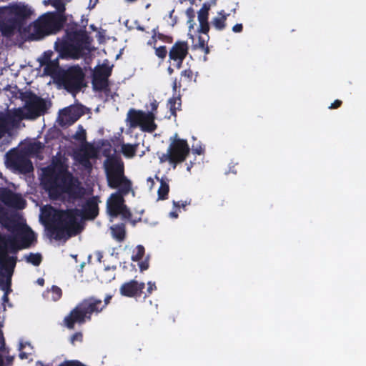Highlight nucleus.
<instances>
[{
  "instance_id": "7",
  "label": "nucleus",
  "mask_w": 366,
  "mask_h": 366,
  "mask_svg": "<svg viewBox=\"0 0 366 366\" xmlns=\"http://www.w3.org/2000/svg\"><path fill=\"white\" fill-rule=\"evenodd\" d=\"M20 98L25 103L24 107L25 112L22 117L24 119H35L45 114L50 107V102L38 97L31 91L21 92Z\"/></svg>"
},
{
  "instance_id": "50",
  "label": "nucleus",
  "mask_w": 366,
  "mask_h": 366,
  "mask_svg": "<svg viewBox=\"0 0 366 366\" xmlns=\"http://www.w3.org/2000/svg\"><path fill=\"white\" fill-rule=\"evenodd\" d=\"M243 30V25L242 24H237L232 27V31L234 33H240Z\"/></svg>"
},
{
  "instance_id": "14",
  "label": "nucleus",
  "mask_w": 366,
  "mask_h": 366,
  "mask_svg": "<svg viewBox=\"0 0 366 366\" xmlns=\"http://www.w3.org/2000/svg\"><path fill=\"white\" fill-rule=\"evenodd\" d=\"M79 305L87 318V321L92 320L93 315H97L103 311L102 300L94 296L84 299L79 303Z\"/></svg>"
},
{
  "instance_id": "45",
  "label": "nucleus",
  "mask_w": 366,
  "mask_h": 366,
  "mask_svg": "<svg viewBox=\"0 0 366 366\" xmlns=\"http://www.w3.org/2000/svg\"><path fill=\"white\" fill-rule=\"evenodd\" d=\"M82 334L81 332L74 333L71 337V342L72 344L76 340L81 341L82 340Z\"/></svg>"
},
{
  "instance_id": "25",
  "label": "nucleus",
  "mask_w": 366,
  "mask_h": 366,
  "mask_svg": "<svg viewBox=\"0 0 366 366\" xmlns=\"http://www.w3.org/2000/svg\"><path fill=\"white\" fill-rule=\"evenodd\" d=\"M219 16L212 19V24L217 30L222 31L227 26L226 21L229 14H226L224 10L218 12Z\"/></svg>"
},
{
  "instance_id": "22",
  "label": "nucleus",
  "mask_w": 366,
  "mask_h": 366,
  "mask_svg": "<svg viewBox=\"0 0 366 366\" xmlns=\"http://www.w3.org/2000/svg\"><path fill=\"white\" fill-rule=\"evenodd\" d=\"M82 215L86 219H94L99 213L98 204L94 199H88L82 207Z\"/></svg>"
},
{
  "instance_id": "52",
  "label": "nucleus",
  "mask_w": 366,
  "mask_h": 366,
  "mask_svg": "<svg viewBox=\"0 0 366 366\" xmlns=\"http://www.w3.org/2000/svg\"><path fill=\"white\" fill-rule=\"evenodd\" d=\"M173 204L174 205L175 207L177 208H180V207H182V208H184L187 205V203L185 202H173Z\"/></svg>"
},
{
  "instance_id": "34",
  "label": "nucleus",
  "mask_w": 366,
  "mask_h": 366,
  "mask_svg": "<svg viewBox=\"0 0 366 366\" xmlns=\"http://www.w3.org/2000/svg\"><path fill=\"white\" fill-rule=\"evenodd\" d=\"M26 259L28 262L32 264L34 266H39L42 261V257L39 253H30L28 256H26Z\"/></svg>"
},
{
  "instance_id": "58",
  "label": "nucleus",
  "mask_w": 366,
  "mask_h": 366,
  "mask_svg": "<svg viewBox=\"0 0 366 366\" xmlns=\"http://www.w3.org/2000/svg\"><path fill=\"white\" fill-rule=\"evenodd\" d=\"M169 215L173 218H177L178 217V214L176 212H171Z\"/></svg>"
},
{
  "instance_id": "62",
  "label": "nucleus",
  "mask_w": 366,
  "mask_h": 366,
  "mask_svg": "<svg viewBox=\"0 0 366 366\" xmlns=\"http://www.w3.org/2000/svg\"><path fill=\"white\" fill-rule=\"evenodd\" d=\"M97 257H98L99 261H101V259L102 258V254L100 252H99L97 254Z\"/></svg>"
},
{
  "instance_id": "28",
  "label": "nucleus",
  "mask_w": 366,
  "mask_h": 366,
  "mask_svg": "<svg viewBox=\"0 0 366 366\" xmlns=\"http://www.w3.org/2000/svg\"><path fill=\"white\" fill-rule=\"evenodd\" d=\"M138 144H123L122 146V152L127 158H133L136 155Z\"/></svg>"
},
{
  "instance_id": "9",
  "label": "nucleus",
  "mask_w": 366,
  "mask_h": 366,
  "mask_svg": "<svg viewBox=\"0 0 366 366\" xmlns=\"http://www.w3.org/2000/svg\"><path fill=\"white\" fill-rule=\"evenodd\" d=\"M156 114L142 110L130 109L127 113V121L132 128L139 127L142 132H154L157 125L155 123Z\"/></svg>"
},
{
  "instance_id": "59",
  "label": "nucleus",
  "mask_w": 366,
  "mask_h": 366,
  "mask_svg": "<svg viewBox=\"0 0 366 366\" xmlns=\"http://www.w3.org/2000/svg\"><path fill=\"white\" fill-rule=\"evenodd\" d=\"M167 71L169 74H172L174 73V69L172 68L170 66L167 68Z\"/></svg>"
},
{
  "instance_id": "18",
  "label": "nucleus",
  "mask_w": 366,
  "mask_h": 366,
  "mask_svg": "<svg viewBox=\"0 0 366 366\" xmlns=\"http://www.w3.org/2000/svg\"><path fill=\"white\" fill-rule=\"evenodd\" d=\"M86 321L87 318L79 304L64 319L65 326L69 330H73L76 324L82 325Z\"/></svg>"
},
{
  "instance_id": "4",
  "label": "nucleus",
  "mask_w": 366,
  "mask_h": 366,
  "mask_svg": "<svg viewBox=\"0 0 366 366\" xmlns=\"http://www.w3.org/2000/svg\"><path fill=\"white\" fill-rule=\"evenodd\" d=\"M43 184L51 197L57 199L63 194H71L74 186V177L66 169L46 168Z\"/></svg>"
},
{
  "instance_id": "21",
  "label": "nucleus",
  "mask_w": 366,
  "mask_h": 366,
  "mask_svg": "<svg viewBox=\"0 0 366 366\" xmlns=\"http://www.w3.org/2000/svg\"><path fill=\"white\" fill-rule=\"evenodd\" d=\"M211 9L210 3H204L202 8L197 13V18L199 23L198 32L207 34L209 31V24L208 21L209 11Z\"/></svg>"
},
{
  "instance_id": "48",
  "label": "nucleus",
  "mask_w": 366,
  "mask_h": 366,
  "mask_svg": "<svg viewBox=\"0 0 366 366\" xmlns=\"http://www.w3.org/2000/svg\"><path fill=\"white\" fill-rule=\"evenodd\" d=\"M158 106H159V103L157 102V100L154 99L150 103L151 111L149 112H153L154 114H155L157 112Z\"/></svg>"
},
{
  "instance_id": "29",
  "label": "nucleus",
  "mask_w": 366,
  "mask_h": 366,
  "mask_svg": "<svg viewBox=\"0 0 366 366\" xmlns=\"http://www.w3.org/2000/svg\"><path fill=\"white\" fill-rule=\"evenodd\" d=\"M168 104L169 106L171 114L176 117L177 111L181 109L180 107L182 102L180 96L178 95L177 97H173L172 98H170L168 101Z\"/></svg>"
},
{
  "instance_id": "63",
  "label": "nucleus",
  "mask_w": 366,
  "mask_h": 366,
  "mask_svg": "<svg viewBox=\"0 0 366 366\" xmlns=\"http://www.w3.org/2000/svg\"><path fill=\"white\" fill-rule=\"evenodd\" d=\"M0 366H3V358L1 355H0Z\"/></svg>"
},
{
  "instance_id": "27",
  "label": "nucleus",
  "mask_w": 366,
  "mask_h": 366,
  "mask_svg": "<svg viewBox=\"0 0 366 366\" xmlns=\"http://www.w3.org/2000/svg\"><path fill=\"white\" fill-rule=\"evenodd\" d=\"M13 121V117L3 112H0V134L4 135L9 124Z\"/></svg>"
},
{
  "instance_id": "17",
  "label": "nucleus",
  "mask_w": 366,
  "mask_h": 366,
  "mask_svg": "<svg viewBox=\"0 0 366 366\" xmlns=\"http://www.w3.org/2000/svg\"><path fill=\"white\" fill-rule=\"evenodd\" d=\"M84 114L81 106H70L64 108L61 112L60 124L71 125L76 122Z\"/></svg>"
},
{
  "instance_id": "15",
  "label": "nucleus",
  "mask_w": 366,
  "mask_h": 366,
  "mask_svg": "<svg viewBox=\"0 0 366 366\" xmlns=\"http://www.w3.org/2000/svg\"><path fill=\"white\" fill-rule=\"evenodd\" d=\"M9 162L21 174H28L34 170L31 161L27 157L17 154H6Z\"/></svg>"
},
{
  "instance_id": "57",
  "label": "nucleus",
  "mask_w": 366,
  "mask_h": 366,
  "mask_svg": "<svg viewBox=\"0 0 366 366\" xmlns=\"http://www.w3.org/2000/svg\"><path fill=\"white\" fill-rule=\"evenodd\" d=\"M37 283L41 285V286H44V280L43 278H39L37 280Z\"/></svg>"
},
{
  "instance_id": "41",
  "label": "nucleus",
  "mask_w": 366,
  "mask_h": 366,
  "mask_svg": "<svg viewBox=\"0 0 366 366\" xmlns=\"http://www.w3.org/2000/svg\"><path fill=\"white\" fill-rule=\"evenodd\" d=\"M207 35V37H203L202 36H199L198 37V44L197 45V46L199 49L201 48H203V47H205L206 46H207V41L209 40V36H208V34H206Z\"/></svg>"
},
{
  "instance_id": "32",
  "label": "nucleus",
  "mask_w": 366,
  "mask_h": 366,
  "mask_svg": "<svg viewBox=\"0 0 366 366\" xmlns=\"http://www.w3.org/2000/svg\"><path fill=\"white\" fill-rule=\"evenodd\" d=\"M6 274H7L6 283L4 284L3 280H0L1 289L2 290H5L6 291L5 293L4 294L3 297H2V301L4 302H6L9 301L8 293L10 291L11 277V275L10 276L6 271Z\"/></svg>"
},
{
  "instance_id": "35",
  "label": "nucleus",
  "mask_w": 366,
  "mask_h": 366,
  "mask_svg": "<svg viewBox=\"0 0 366 366\" xmlns=\"http://www.w3.org/2000/svg\"><path fill=\"white\" fill-rule=\"evenodd\" d=\"M50 292L51 293V299L54 301L59 300L62 296L61 289L56 285L51 287Z\"/></svg>"
},
{
  "instance_id": "56",
  "label": "nucleus",
  "mask_w": 366,
  "mask_h": 366,
  "mask_svg": "<svg viewBox=\"0 0 366 366\" xmlns=\"http://www.w3.org/2000/svg\"><path fill=\"white\" fill-rule=\"evenodd\" d=\"M201 49L204 51L205 54H208L209 53V49L208 47V45L206 46L205 47L201 48Z\"/></svg>"
},
{
  "instance_id": "46",
  "label": "nucleus",
  "mask_w": 366,
  "mask_h": 366,
  "mask_svg": "<svg viewBox=\"0 0 366 366\" xmlns=\"http://www.w3.org/2000/svg\"><path fill=\"white\" fill-rule=\"evenodd\" d=\"M342 104V102L341 100L336 99L333 103L331 104V105L329 107V109H335L340 107Z\"/></svg>"
},
{
  "instance_id": "42",
  "label": "nucleus",
  "mask_w": 366,
  "mask_h": 366,
  "mask_svg": "<svg viewBox=\"0 0 366 366\" xmlns=\"http://www.w3.org/2000/svg\"><path fill=\"white\" fill-rule=\"evenodd\" d=\"M158 39L165 43L172 44L173 42V37L171 36L165 35L164 34H158Z\"/></svg>"
},
{
  "instance_id": "39",
  "label": "nucleus",
  "mask_w": 366,
  "mask_h": 366,
  "mask_svg": "<svg viewBox=\"0 0 366 366\" xmlns=\"http://www.w3.org/2000/svg\"><path fill=\"white\" fill-rule=\"evenodd\" d=\"M149 256L147 255L145 259L141 262H139V267L140 269V271L142 272L149 267Z\"/></svg>"
},
{
  "instance_id": "23",
  "label": "nucleus",
  "mask_w": 366,
  "mask_h": 366,
  "mask_svg": "<svg viewBox=\"0 0 366 366\" xmlns=\"http://www.w3.org/2000/svg\"><path fill=\"white\" fill-rule=\"evenodd\" d=\"M196 81V76H194V74L193 71L190 69H186L181 71V79L179 82H177V79H175L173 82L172 89L174 92L177 91V88H181L182 84L181 81H183L187 84L192 83V81Z\"/></svg>"
},
{
  "instance_id": "37",
  "label": "nucleus",
  "mask_w": 366,
  "mask_h": 366,
  "mask_svg": "<svg viewBox=\"0 0 366 366\" xmlns=\"http://www.w3.org/2000/svg\"><path fill=\"white\" fill-rule=\"evenodd\" d=\"M167 53L168 51L165 46H160L159 47L155 48V54L161 59H165Z\"/></svg>"
},
{
  "instance_id": "2",
  "label": "nucleus",
  "mask_w": 366,
  "mask_h": 366,
  "mask_svg": "<svg viewBox=\"0 0 366 366\" xmlns=\"http://www.w3.org/2000/svg\"><path fill=\"white\" fill-rule=\"evenodd\" d=\"M87 39L85 29H80L77 23H70L66 27L64 35L61 39H57L54 49L61 57L79 59L82 54Z\"/></svg>"
},
{
  "instance_id": "13",
  "label": "nucleus",
  "mask_w": 366,
  "mask_h": 366,
  "mask_svg": "<svg viewBox=\"0 0 366 366\" xmlns=\"http://www.w3.org/2000/svg\"><path fill=\"white\" fill-rule=\"evenodd\" d=\"M4 10H6L13 19L17 21L21 27L26 23L32 14V11L28 6L24 4H11L6 6H3Z\"/></svg>"
},
{
  "instance_id": "6",
  "label": "nucleus",
  "mask_w": 366,
  "mask_h": 366,
  "mask_svg": "<svg viewBox=\"0 0 366 366\" xmlns=\"http://www.w3.org/2000/svg\"><path fill=\"white\" fill-rule=\"evenodd\" d=\"M85 74L82 69L76 65L66 69H61L55 74L56 83L67 92L75 94L79 92L84 86Z\"/></svg>"
},
{
  "instance_id": "19",
  "label": "nucleus",
  "mask_w": 366,
  "mask_h": 366,
  "mask_svg": "<svg viewBox=\"0 0 366 366\" xmlns=\"http://www.w3.org/2000/svg\"><path fill=\"white\" fill-rule=\"evenodd\" d=\"M97 157L96 149L90 144L81 147L80 151L75 154L76 159L85 167H92L90 159Z\"/></svg>"
},
{
  "instance_id": "26",
  "label": "nucleus",
  "mask_w": 366,
  "mask_h": 366,
  "mask_svg": "<svg viewBox=\"0 0 366 366\" xmlns=\"http://www.w3.org/2000/svg\"><path fill=\"white\" fill-rule=\"evenodd\" d=\"M157 179L160 182V186L158 189V199L164 200L168 198L169 192V180L167 178H161L156 177Z\"/></svg>"
},
{
  "instance_id": "5",
  "label": "nucleus",
  "mask_w": 366,
  "mask_h": 366,
  "mask_svg": "<svg viewBox=\"0 0 366 366\" xmlns=\"http://www.w3.org/2000/svg\"><path fill=\"white\" fill-rule=\"evenodd\" d=\"M66 22V17L61 14L46 13L39 16L34 23L33 31L29 39L40 40L46 36L60 31Z\"/></svg>"
},
{
  "instance_id": "10",
  "label": "nucleus",
  "mask_w": 366,
  "mask_h": 366,
  "mask_svg": "<svg viewBox=\"0 0 366 366\" xmlns=\"http://www.w3.org/2000/svg\"><path fill=\"white\" fill-rule=\"evenodd\" d=\"M22 27L16 20L9 14L4 7L0 8V32L4 37H11L16 31H19Z\"/></svg>"
},
{
  "instance_id": "3",
  "label": "nucleus",
  "mask_w": 366,
  "mask_h": 366,
  "mask_svg": "<svg viewBox=\"0 0 366 366\" xmlns=\"http://www.w3.org/2000/svg\"><path fill=\"white\" fill-rule=\"evenodd\" d=\"M80 214L81 211L76 208L57 210L53 216L51 224L48 227L50 237L59 241L68 239L79 234L82 228L76 217Z\"/></svg>"
},
{
  "instance_id": "55",
  "label": "nucleus",
  "mask_w": 366,
  "mask_h": 366,
  "mask_svg": "<svg viewBox=\"0 0 366 366\" xmlns=\"http://www.w3.org/2000/svg\"><path fill=\"white\" fill-rule=\"evenodd\" d=\"M147 182H149V184H151L150 188L152 189L154 187V179L152 177H149L147 179Z\"/></svg>"
},
{
  "instance_id": "54",
  "label": "nucleus",
  "mask_w": 366,
  "mask_h": 366,
  "mask_svg": "<svg viewBox=\"0 0 366 366\" xmlns=\"http://www.w3.org/2000/svg\"><path fill=\"white\" fill-rule=\"evenodd\" d=\"M19 357L21 360L26 359L28 357L27 354L26 352H20Z\"/></svg>"
},
{
  "instance_id": "47",
  "label": "nucleus",
  "mask_w": 366,
  "mask_h": 366,
  "mask_svg": "<svg viewBox=\"0 0 366 366\" xmlns=\"http://www.w3.org/2000/svg\"><path fill=\"white\" fill-rule=\"evenodd\" d=\"M112 296L110 295H107L104 300V302L102 300V309H105L107 307V306L109 304L111 300H112Z\"/></svg>"
},
{
  "instance_id": "11",
  "label": "nucleus",
  "mask_w": 366,
  "mask_h": 366,
  "mask_svg": "<svg viewBox=\"0 0 366 366\" xmlns=\"http://www.w3.org/2000/svg\"><path fill=\"white\" fill-rule=\"evenodd\" d=\"M112 74V68L102 65L97 67L92 76V87L94 90L97 92H102L106 90L109 86V77Z\"/></svg>"
},
{
  "instance_id": "49",
  "label": "nucleus",
  "mask_w": 366,
  "mask_h": 366,
  "mask_svg": "<svg viewBox=\"0 0 366 366\" xmlns=\"http://www.w3.org/2000/svg\"><path fill=\"white\" fill-rule=\"evenodd\" d=\"M158 29H159V26H157L155 28H154L152 30V39L154 40V42L157 41V38L158 39V34H160L159 31H158Z\"/></svg>"
},
{
  "instance_id": "1",
  "label": "nucleus",
  "mask_w": 366,
  "mask_h": 366,
  "mask_svg": "<svg viewBox=\"0 0 366 366\" xmlns=\"http://www.w3.org/2000/svg\"><path fill=\"white\" fill-rule=\"evenodd\" d=\"M107 185L118 189L107 200V210L111 217L120 215L124 204V197L132 190V182L124 173V164L120 157L109 155L104 162Z\"/></svg>"
},
{
  "instance_id": "33",
  "label": "nucleus",
  "mask_w": 366,
  "mask_h": 366,
  "mask_svg": "<svg viewBox=\"0 0 366 366\" xmlns=\"http://www.w3.org/2000/svg\"><path fill=\"white\" fill-rule=\"evenodd\" d=\"M52 6L56 9V14H61L64 15L66 6L64 0H49Z\"/></svg>"
},
{
  "instance_id": "31",
  "label": "nucleus",
  "mask_w": 366,
  "mask_h": 366,
  "mask_svg": "<svg viewBox=\"0 0 366 366\" xmlns=\"http://www.w3.org/2000/svg\"><path fill=\"white\" fill-rule=\"evenodd\" d=\"M46 65L44 69L45 72L49 74H54V77L55 76L56 73L59 69H61V68L59 67V61L58 59H55L54 61H50L45 64Z\"/></svg>"
},
{
  "instance_id": "36",
  "label": "nucleus",
  "mask_w": 366,
  "mask_h": 366,
  "mask_svg": "<svg viewBox=\"0 0 366 366\" xmlns=\"http://www.w3.org/2000/svg\"><path fill=\"white\" fill-rule=\"evenodd\" d=\"M76 140L84 142H86V131L83 129L81 126H79V130L77 131L73 137Z\"/></svg>"
},
{
  "instance_id": "12",
  "label": "nucleus",
  "mask_w": 366,
  "mask_h": 366,
  "mask_svg": "<svg viewBox=\"0 0 366 366\" xmlns=\"http://www.w3.org/2000/svg\"><path fill=\"white\" fill-rule=\"evenodd\" d=\"M188 54L189 45L187 41H177L168 53L169 61H173V65L177 69H179Z\"/></svg>"
},
{
  "instance_id": "30",
  "label": "nucleus",
  "mask_w": 366,
  "mask_h": 366,
  "mask_svg": "<svg viewBox=\"0 0 366 366\" xmlns=\"http://www.w3.org/2000/svg\"><path fill=\"white\" fill-rule=\"evenodd\" d=\"M145 254V248L143 245H137L133 250L132 260L134 262H139Z\"/></svg>"
},
{
  "instance_id": "64",
  "label": "nucleus",
  "mask_w": 366,
  "mask_h": 366,
  "mask_svg": "<svg viewBox=\"0 0 366 366\" xmlns=\"http://www.w3.org/2000/svg\"><path fill=\"white\" fill-rule=\"evenodd\" d=\"M13 357H11L10 359H8L9 361H12Z\"/></svg>"
},
{
  "instance_id": "60",
  "label": "nucleus",
  "mask_w": 366,
  "mask_h": 366,
  "mask_svg": "<svg viewBox=\"0 0 366 366\" xmlns=\"http://www.w3.org/2000/svg\"><path fill=\"white\" fill-rule=\"evenodd\" d=\"M136 28H137V30L141 31H145L144 27L141 26V25L137 26Z\"/></svg>"
},
{
  "instance_id": "61",
  "label": "nucleus",
  "mask_w": 366,
  "mask_h": 366,
  "mask_svg": "<svg viewBox=\"0 0 366 366\" xmlns=\"http://www.w3.org/2000/svg\"><path fill=\"white\" fill-rule=\"evenodd\" d=\"M209 3L211 4V6H212V5H214H214H216V4H217V0H211Z\"/></svg>"
},
{
  "instance_id": "53",
  "label": "nucleus",
  "mask_w": 366,
  "mask_h": 366,
  "mask_svg": "<svg viewBox=\"0 0 366 366\" xmlns=\"http://www.w3.org/2000/svg\"><path fill=\"white\" fill-rule=\"evenodd\" d=\"M192 152L196 154L200 155L204 153V149L202 147H199L198 148H193Z\"/></svg>"
},
{
  "instance_id": "43",
  "label": "nucleus",
  "mask_w": 366,
  "mask_h": 366,
  "mask_svg": "<svg viewBox=\"0 0 366 366\" xmlns=\"http://www.w3.org/2000/svg\"><path fill=\"white\" fill-rule=\"evenodd\" d=\"M52 55H53V52L52 51H45L44 53L43 60L41 61V65H44L47 62L51 61V58Z\"/></svg>"
},
{
  "instance_id": "16",
  "label": "nucleus",
  "mask_w": 366,
  "mask_h": 366,
  "mask_svg": "<svg viewBox=\"0 0 366 366\" xmlns=\"http://www.w3.org/2000/svg\"><path fill=\"white\" fill-rule=\"evenodd\" d=\"M145 288L144 282H139L135 280L123 283L120 288V294L127 297H140Z\"/></svg>"
},
{
  "instance_id": "51",
  "label": "nucleus",
  "mask_w": 366,
  "mask_h": 366,
  "mask_svg": "<svg viewBox=\"0 0 366 366\" xmlns=\"http://www.w3.org/2000/svg\"><path fill=\"white\" fill-rule=\"evenodd\" d=\"M42 147L43 146L41 142L34 143L31 147V149L34 152H38L39 150L42 149Z\"/></svg>"
},
{
  "instance_id": "40",
  "label": "nucleus",
  "mask_w": 366,
  "mask_h": 366,
  "mask_svg": "<svg viewBox=\"0 0 366 366\" xmlns=\"http://www.w3.org/2000/svg\"><path fill=\"white\" fill-rule=\"evenodd\" d=\"M147 286L148 287H147V292L145 293L144 298L149 297L152 293L153 291L157 290V286L155 285V282H152L149 281L147 283Z\"/></svg>"
},
{
  "instance_id": "38",
  "label": "nucleus",
  "mask_w": 366,
  "mask_h": 366,
  "mask_svg": "<svg viewBox=\"0 0 366 366\" xmlns=\"http://www.w3.org/2000/svg\"><path fill=\"white\" fill-rule=\"evenodd\" d=\"M186 14L189 19L188 23H190L191 25L189 26V28H193V24H192L194 21V19L195 17V12L192 7H189L186 11Z\"/></svg>"
},
{
  "instance_id": "20",
  "label": "nucleus",
  "mask_w": 366,
  "mask_h": 366,
  "mask_svg": "<svg viewBox=\"0 0 366 366\" xmlns=\"http://www.w3.org/2000/svg\"><path fill=\"white\" fill-rule=\"evenodd\" d=\"M1 201L7 206L23 209L25 200L19 195L10 190H4L1 194Z\"/></svg>"
},
{
  "instance_id": "44",
  "label": "nucleus",
  "mask_w": 366,
  "mask_h": 366,
  "mask_svg": "<svg viewBox=\"0 0 366 366\" xmlns=\"http://www.w3.org/2000/svg\"><path fill=\"white\" fill-rule=\"evenodd\" d=\"M120 214L122 216L124 219H130L132 217V213L129 209L124 205L121 210Z\"/></svg>"
},
{
  "instance_id": "8",
  "label": "nucleus",
  "mask_w": 366,
  "mask_h": 366,
  "mask_svg": "<svg viewBox=\"0 0 366 366\" xmlns=\"http://www.w3.org/2000/svg\"><path fill=\"white\" fill-rule=\"evenodd\" d=\"M189 151L187 140L176 139L169 144L167 153H157L159 163L168 162L175 169L178 164L185 161Z\"/></svg>"
},
{
  "instance_id": "24",
  "label": "nucleus",
  "mask_w": 366,
  "mask_h": 366,
  "mask_svg": "<svg viewBox=\"0 0 366 366\" xmlns=\"http://www.w3.org/2000/svg\"><path fill=\"white\" fill-rule=\"evenodd\" d=\"M112 237L119 242H122L126 237V229L124 224H114L110 227Z\"/></svg>"
}]
</instances>
